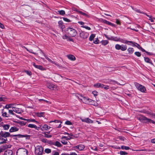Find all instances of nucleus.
I'll list each match as a JSON object with an SVG mask.
<instances>
[{
    "label": "nucleus",
    "mask_w": 155,
    "mask_h": 155,
    "mask_svg": "<svg viewBox=\"0 0 155 155\" xmlns=\"http://www.w3.org/2000/svg\"><path fill=\"white\" fill-rule=\"evenodd\" d=\"M134 84L137 89L140 92L145 93L146 89L145 87L137 82H134Z\"/></svg>",
    "instance_id": "1"
},
{
    "label": "nucleus",
    "mask_w": 155,
    "mask_h": 155,
    "mask_svg": "<svg viewBox=\"0 0 155 155\" xmlns=\"http://www.w3.org/2000/svg\"><path fill=\"white\" fill-rule=\"evenodd\" d=\"M28 127L32 128H35L36 130H39L40 129V127H37L36 125L32 124H29L28 126Z\"/></svg>",
    "instance_id": "15"
},
{
    "label": "nucleus",
    "mask_w": 155,
    "mask_h": 155,
    "mask_svg": "<svg viewBox=\"0 0 155 155\" xmlns=\"http://www.w3.org/2000/svg\"><path fill=\"white\" fill-rule=\"evenodd\" d=\"M3 137L1 132H0V140H2V142H0V144L5 143L7 140V139H5L3 138Z\"/></svg>",
    "instance_id": "20"
},
{
    "label": "nucleus",
    "mask_w": 155,
    "mask_h": 155,
    "mask_svg": "<svg viewBox=\"0 0 155 155\" xmlns=\"http://www.w3.org/2000/svg\"><path fill=\"white\" fill-rule=\"evenodd\" d=\"M94 86L96 88H102L104 87V85L100 83H97L94 84Z\"/></svg>",
    "instance_id": "14"
},
{
    "label": "nucleus",
    "mask_w": 155,
    "mask_h": 155,
    "mask_svg": "<svg viewBox=\"0 0 155 155\" xmlns=\"http://www.w3.org/2000/svg\"><path fill=\"white\" fill-rule=\"evenodd\" d=\"M99 40L97 38L94 41V43L95 44H98L99 43Z\"/></svg>",
    "instance_id": "55"
},
{
    "label": "nucleus",
    "mask_w": 155,
    "mask_h": 155,
    "mask_svg": "<svg viewBox=\"0 0 155 155\" xmlns=\"http://www.w3.org/2000/svg\"><path fill=\"white\" fill-rule=\"evenodd\" d=\"M140 49L143 52H145L148 54H149V55L151 54L150 53H149L147 51H146L144 49H143L141 47L140 48Z\"/></svg>",
    "instance_id": "48"
},
{
    "label": "nucleus",
    "mask_w": 155,
    "mask_h": 155,
    "mask_svg": "<svg viewBox=\"0 0 155 155\" xmlns=\"http://www.w3.org/2000/svg\"><path fill=\"white\" fill-rule=\"evenodd\" d=\"M61 143L64 145H67L68 143L67 140L65 139L64 136L62 137L61 138Z\"/></svg>",
    "instance_id": "26"
},
{
    "label": "nucleus",
    "mask_w": 155,
    "mask_h": 155,
    "mask_svg": "<svg viewBox=\"0 0 155 155\" xmlns=\"http://www.w3.org/2000/svg\"><path fill=\"white\" fill-rule=\"evenodd\" d=\"M55 145L58 147H61L62 146L61 144L58 141H57L55 142Z\"/></svg>",
    "instance_id": "43"
},
{
    "label": "nucleus",
    "mask_w": 155,
    "mask_h": 155,
    "mask_svg": "<svg viewBox=\"0 0 155 155\" xmlns=\"http://www.w3.org/2000/svg\"><path fill=\"white\" fill-rule=\"evenodd\" d=\"M66 31L72 37H74L77 35V31L74 29L68 28L66 29Z\"/></svg>",
    "instance_id": "5"
},
{
    "label": "nucleus",
    "mask_w": 155,
    "mask_h": 155,
    "mask_svg": "<svg viewBox=\"0 0 155 155\" xmlns=\"http://www.w3.org/2000/svg\"><path fill=\"white\" fill-rule=\"evenodd\" d=\"M127 46L126 45L117 44L115 45V48L117 50H121L122 51H124L127 49Z\"/></svg>",
    "instance_id": "6"
},
{
    "label": "nucleus",
    "mask_w": 155,
    "mask_h": 155,
    "mask_svg": "<svg viewBox=\"0 0 155 155\" xmlns=\"http://www.w3.org/2000/svg\"><path fill=\"white\" fill-rule=\"evenodd\" d=\"M144 120L145 121V122L146 123L149 124V123H152L155 124V122L153 120L150 119L146 117H145Z\"/></svg>",
    "instance_id": "13"
},
{
    "label": "nucleus",
    "mask_w": 155,
    "mask_h": 155,
    "mask_svg": "<svg viewBox=\"0 0 155 155\" xmlns=\"http://www.w3.org/2000/svg\"><path fill=\"white\" fill-rule=\"evenodd\" d=\"M14 110H13V109L12 110H8V113L9 114L12 115H14L15 114L13 113Z\"/></svg>",
    "instance_id": "47"
},
{
    "label": "nucleus",
    "mask_w": 155,
    "mask_h": 155,
    "mask_svg": "<svg viewBox=\"0 0 155 155\" xmlns=\"http://www.w3.org/2000/svg\"><path fill=\"white\" fill-rule=\"evenodd\" d=\"M103 22L104 23H106L107 25H110L111 26H114V24H112L111 23L108 21H107V20H104L103 21Z\"/></svg>",
    "instance_id": "34"
},
{
    "label": "nucleus",
    "mask_w": 155,
    "mask_h": 155,
    "mask_svg": "<svg viewBox=\"0 0 155 155\" xmlns=\"http://www.w3.org/2000/svg\"><path fill=\"white\" fill-rule=\"evenodd\" d=\"M120 154L121 155H125L127 154V153L125 151H121L120 152Z\"/></svg>",
    "instance_id": "49"
},
{
    "label": "nucleus",
    "mask_w": 155,
    "mask_h": 155,
    "mask_svg": "<svg viewBox=\"0 0 155 155\" xmlns=\"http://www.w3.org/2000/svg\"><path fill=\"white\" fill-rule=\"evenodd\" d=\"M64 137L65 138V139L66 140H69L71 139V137H68L66 136H64Z\"/></svg>",
    "instance_id": "61"
},
{
    "label": "nucleus",
    "mask_w": 155,
    "mask_h": 155,
    "mask_svg": "<svg viewBox=\"0 0 155 155\" xmlns=\"http://www.w3.org/2000/svg\"><path fill=\"white\" fill-rule=\"evenodd\" d=\"M144 14L149 17L148 19L150 20L151 22H154L153 19L155 20V18H153L151 15H147L146 13H144Z\"/></svg>",
    "instance_id": "24"
},
{
    "label": "nucleus",
    "mask_w": 155,
    "mask_h": 155,
    "mask_svg": "<svg viewBox=\"0 0 155 155\" xmlns=\"http://www.w3.org/2000/svg\"><path fill=\"white\" fill-rule=\"evenodd\" d=\"M18 128L15 127H13L11 128L9 131L10 132L12 133L18 131Z\"/></svg>",
    "instance_id": "21"
},
{
    "label": "nucleus",
    "mask_w": 155,
    "mask_h": 155,
    "mask_svg": "<svg viewBox=\"0 0 155 155\" xmlns=\"http://www.w3.org/2000/svg\"><path fill=\"white\" fill-rule=\"evenodd\" d=\"M39 127H40V129L42 131L47 130L51 128L50 127L48 126L46 124H44L43 126L40 125Z\"/></svg>",
    "instance_id": "9"
},
{
    "label": "nucleus",
    "mask_w": 155,
    "mask_h": 155,
    "mask_svg": "<svg viewBox=\"0 0 155 155\" xmlns=\"http://www.w3.org/2000/svg\"><path fill=\"white\" fill-rule=\"evenodd\" d=\"M119 138L122 141H124L125 138L124 137H119Z\"/></svg>",
    "instance_id": "60"
},
{
    "label": "nucleus",
    "mask_w": 155,
    "mask_h": 155,
    "mask_svg": "<svg viewBox=\"0 0 155 155\" xmlns=\"http://www.w3.org/2000/svg\"><path fill=\"white\" fill-rule=\"evenodd\" d=\"M145 117L141 115L139 117H137V119L140 120V121H142L143 120H144Z\"/></svg>",
    "instance_id": "31"
},
{
    "label": "nucleus",
    "mask_w": 155,
    "mask_h": 155,
    "mask_svg": "<svg viewBox=\"0 0 155 155\" xmlns=\"http://www.w3.org/2000/svg\"><path fill=\"white\" fill-rule=\"evenodd\" d=\"M45 151L47 153H49L51 152V150L50 149L47 148L45 150Z\"/></svg>",
    "instance_id": "50"
},
{
    "label": "nucleus",
    "mask_w": 155,
    "mask_h": 155,
    "mask_svg": "<svg viewBox=\"0 0 155 155\" xmlns=\"http://www.w3.org/2000/svg\"><path fill=\"white\" fill-rule=\"evenodd\" d=\"M113 40L114 41H120V38H118L117 37H114Z\"/></svg>",
    "instance_id": "56"
},
{
    "label": "nucleus",
    "mask_w": 155,
    "mask_h": 155,
    "mask_svg": "<svg viewBox=\"0 0 155 155\" xmlns=\"http://www.w3.org/2000/svg\"><path fill=\"white\" fill-rule=\"evenodd\" d=\"M79 99H80L84 103L88 104L90 99L84 97L81 94H79L76 96Z\"/></svg>",
    "instance_id": "2"
},
{
    "label": "nucleus",
    "mask_w": 155,
    "mask_h": 155,
    "mask_svg": "<svg viewBox=\"0 0 155 155\" xmlns=\"http://www.w3.org/2000/svg\"><path fill=\"white\" fill-rule=\"evenodd\" d=\"M121 148L122 149H125L126 150H128L130 149V147H128L125 146H122L121 147Z\"/></svg>",
    "instance_id": "42"
},
{
    "label": "nucleus",
    "mask_w": 155,
    "mask_h": 155,
    "mask_svg": "<svg viewBox=\"0 0 155 155\" xmlns=\"http://www.w3.org/2000/svg\"><path fill=\"white\" fill-rule=\"evenodd\" d=\"M25 120H26L28 122H38L37 121H36L34 119H24Z\"/></svg>",
    "instance_id": "32"
},
{
    "label": "nucleus",
    "mask_w": 155,
    "mask_h": 155,
    "mask_svg": "<svg viewBox=\"0 0 155 155\" xmlns=\"http://www.w3.org/2000/svg\"><path fill=\"white\" fill-rule=\"evenodd\" d=\"M134 54L138 57H140L141 55L140 53L138 51L135 52Z\"/></svg>",
    "instance_id": "46"
},
{
    "label": "nucleus",
    "mask_w": 155,
    "mask_h": 155,
    "mask_svg": "<svg viewBox=\"0 0 155 155\" xmlns=\"http://www.w3.org/2000/svg\"><path fill=\"white\" fill-rule=\"evenodd\" d=\"M64 39H67L68 40L72 41V39H70L66 35H64L62 37Z\"/></svg>",
    "instance_id": "39"
},
{
    "label": "nucleus",
    "mask_w": 155,
    "mask_h": 155,
    "mask_svg": "<svg viewBox=\"0 0 155 155\" xmlns=\"http://www.w3.org/2000/svg\"><path fill=\"white\" fill-rule=\"evenodd\" d=\"M88 104L92 105L94 106H96L97 105V103L96 102V101H94L92 100L91 99H90L89 103H88Z\"/></svg>",
    "instance_id": "23"
},
{
    "label": "nucleus",
    "mask_w": 155,
    "mask_h": 155,
    "mask_svg": "<svg viewBox=\"0 0 155 155\" xmlns=\"http://www.w3.org/2000/svg\"><path fill=\"white\" fill-rule=\"evenodd\" d=\"M145 61L148 63H151V61L148 58H144Z\"/></svg>",
    "instance_id": "41"
},
{
    "label": "nucleus",
    "mask_w": 155,
    "mask_h": 155,
    "mask_svg": "<svg viewBox=\"0 0 155 155\" xmlns=\"http://www.w3.org/2000/svg\"><path fill=\"white\" fill-rule=\"evenodd\" d=\"M58 12L60 15H64L65 14V11L63 10L58 11Z\"/></svg>",
    "instance_id": "44"
},
{
    "label": "nucleus",
    "mask_w": 155,
    "mask_h": 155,
    "mask_svg": "<svg viewBox=\"0 0 155 155\" xmlns=\"http://www.w3.org/2000/svg\"><path fill=\"white\" fill-rule=\"evenodd\" d=\"M24 47V48H25L26 49V50H27V51H28L29 52H30L31 53H33V54H35V55H37V53H35V52H33V50H32V49H30V50H29L28 48H26V47H25V46H24V47Z\"/></svg>",
    "instance_id": "38"
},
{
    "label": "nucleus",
    "mask_w": 155,
    "mask_h": 155,
    "mask_svg": "<svg viewBox=\"0 0 155 155\" xmlns=\"http://www.w3.org/2000/svg\"><path fill=\"white\" fill-rule=\"evenodd\" d=\"M12 154L13 152L12 150H7L5 151L4 155H12Z\"/></svg>",
    "instance_id": "22"
},
{
    "label": "nucleus",
    "mask_w": 155,
    "mask_h": 155,
    "mask_svg": "<svg viewBox=\"0 0 155 155\" xmlns=\"http://www.w3.org/2000/svg\"><path fill=\"white\" fill-rule=\"evenodd\" d=\"M44 134V137H45L49 138H51L52 137V135H49L48 134H47L46 132H44L43 133Z\"/></svg>",
    "instance_id": "35"
},
{
    "label": "nucleus",
    "mask_w": 155,
    "mask_h": 155,
    "mask_svg": "<svg viewBox=\"0 0 155 155\" xmlns=\"http://www.w3.org/2000/svg\"><path fill=\"white\" fill-rule=\"evenodd\" d=\"M78 13L84 16H85L87 18H89L90 17V16H89V15H88L86 13L80 11H78Z\"/></svg>",
    "instance_id": "29"
},
{
    "label": "nucleus",
    "mask_w": 155,
    "mask_h": 155,
    "mask_svg": "<svg viewBox=\"0 0 155 155\" xmlns=\"http://www.w3.org/2000/svg\"><path fill=\"white\" fill-rule=\"evenodd\" d=\"M103 88H104L105 90H107V89H109V86L108 85H104V87H103Z\"/></svg>",
    "instance_id": "62"
},
{
    "label": "nucleus",
    "mask_w": 155,
    "mask_h": 155,
    "mask_svg": "<svg viewBox=\"0 0 155 155\" xmlns=\"http://www.w3.org/2000/svg\"><path fill=\"white\" fill-rule=\"evenodd\" d=\"M78 147H79L78 150L80 151H82V150H83L84 148V146L83 145H81V144L79 145H78Z\"/></svg>",
    "instance_id": "33"
},
{
    "label": "nucleus",
    "mask_w": 155,
    "mask_h": 155,
    "mask_svg": "<svg viewBox=\"0 0 155 155\" xmlns=\"http://www.w3.org/2000/svg\"><path fill=\"white\" fill-rule=\"evenodd\" d=\"M33 65L36 68L40 70H42L43 69V67L39 65H36L35 63H33Z\"/></svg>",
    "instance_id": "28"
},
{
    "label": "nucleus",
    "mask_w": 155,
    "mask_h": 155,
    "mask_svg": "<svg viewBox=\"0 0 155 155\" xmlns=\"http://www.w3.org/2000/svg\"><path fill=\"white\" fill-rule=\"evenodd\" d=\"M136 151H146V152H150L151 151L150 150H148L147 149H144L142 150H136Z\"/></svg>",
    "instance_id": "54"
},
{
    "label": "nucleus",
    "mask_w": 155,
    "mask_h": 155,
    "mask_svg": "<svg viewBox=\"0 0 155 155\" xmlns=\"http://www.w3.org/2000/svg\"><path fill=\"white\" fill-rule=\"evenodd\" d=\"M68 58L72 61H74L76 60V58L72 54H68L67 56Z\"/></svg>",
    "instance_id": "16"
},
{
    "label": "nucleus",
    "mask_w": 155,
    "mask_h": 155,
    "mask_svg": "<svg viewBox=\"0 0 155 155\" xmlns=\"http://www.w3.org/2000/svg\"><path fill=\"white\" fill-rule=\"evenodd\" d=\"M2 116H3V117H9V116L7 114V113L6 112H3V110H2Z\"/></svg>",
    "instance_id": "40"
},
{
    "label": "nucleus",
    "mask_w": 155,
    "mask_h": 155,
    "mask_svg": "<svg viewBox=\"0 0 155 155\" xmlns=\"http://www.w3.org/2000/svg\"><path fill=\"white\" fill-rule=\"evenodd\" d=\"M65 124L68 125H72V123L69 121H67L65 122Z\"/></svg>",
    "instance_id": "57"
},
{
    "label": "nucleus",
    "mask_w": 155,
    "mask_h": 155,
    "mask_svg": "<svg viewBox=\"0 0 155 155\" xmlns=\"http://www.w3.org/2000/svg\"><path fill=\"white\" fill-rule=\"evenodd\" d=\"M26 73L28 75H31V72L30 71H25Z\"/></svg>",
    "instance_id": "63"
},
{
    "label": "nucleus",
    "mask_w": 155,
    "mask_h": 155,
    "mask_svg": "<svg viewBox=\"0 0 155 155\" xmlns=\"http://www.w3.org/2000/svg\"><path fill=\"white\" fill-rule=\"evenodd\" d=\"M81 119L82 122H84L90 124L93 123V121L88 118H86L84 119L81 118Z\"/></svg>",
    "instance_id": "10"
},
{
    "label": "nucleus",
    "mask_w": 155,
    "mask_h": 155,
    "mask_svg": "<svg viewBox=\"0 0 155 155\" xmlns=\"http://www.w3.org/2000/svg\"><path fill=\"white\" fill-rule=\"evenodd\" d=\"M92 94L95 96H96L98 95V93L97 91H94L92 92Z\"/></svg>",
    "instance_id": "53"
},
{
    "label": "nucleus",
    "mask_w": 155,
    "mask_h": 155,
    "mask_svg": "<svg viewBox=\"0 0 155 155\" xmlns=\"http://www.w3.org/2000/svg\"><path fill=\"white\" fill-rule=\"evenodd\" d=\"M8 147L6 145H3L1 146L0 147V153L4 151V150L6 148H8Z\"/></svg>",
    "instance_id": "19"
},
{
    "label": "nucleus",
    "mask_w": 155,
    "mask_h": 155,
    "mask_svg": "<svg viewBox=\"0 0 155 155\" xmlns=\"http://www.w3.org/2000/svg\"><path fill=\"white\" fill-rule=\"evenodd\" d=\"M44 112L37 113V115L39 117H43L44 115Z\"/></svg>",
    "instance_id": "45"
},
{
    "label": "nucleus",
    "mask_w": 155,
    "mask_h": 155,
    "mask_svg": "<svg viewBox=\"0 0 155 155\" xmlns=\"http://www.w3.org/2000/svg\"><path fill=\"white\" fill-rule=\"evenodd\" d=\"M13 136H17L18 138L26 137L27 138H29L30 136L28 135H22L19 134L18 135H14Z\"/></svg>",
    "instance_id": "17"
},
{
    "label": "nucleus",
    "mask_w": 155,
    "mask_h": 155,
    "mask_svg": "<svg viewBox=\"0 0 155 155\" xmlns=\"http://www.w3.org/2000/svg\"><path fill=\"white\" fill-rule=\"evenodd\" d=\"M70 155H78L75 152H71L70 153Z\"/></svg>",
    "instance_id": "64"
},
{
    "label": "nucleus",
    "mask_w": 155,
    "mask_h": 155,
    "mask_svg": "<svg viewBox=\"0 0 155 155\" xmlns=\"http://www.w3.org/2000/svg\"><path fill=\"white\" fill-rule=\"evenodd\" d=\"M95 37V35L94 34H91L89 38V40L91 41H92L93 39Z\"/></svg>",
    "instance_id": "37"
},
{
    "label": "nucleus",
    "mask_w": 155,
    "mask_h": 155,
    "mask_svg": "<svg viewBox=\"0 0 155 155\" xmlns=\"http://www.w3.org/2000/svg\"><path fill=\"white\" fill-rule=\"evenodd\" d=\"M62 18L64 21L67 22H70L71 21L69 19L67 18L63 17Z\"/></svg>",
    "instance_id": "51"
},
{
    "label": "nucleus",
    "mask_w": 155,
    "mask_h": 155,
    "mask_svg": "<svg viewBox=\"0 0 155 155\" xmlns=\"http://www.w3.org/2000/svg\"><path fill=\"white\" fill-rule=\"evenodd\" d=\"M13 109L14 111L18 114L21 113L22 112L21 109L16 108L14 107V108H13Z\"/></svg>",
    "instance_id": "18"
},
{
    "label": "nucleus",
    "mask_w": 155,
    "mask_h": 155,
    "mask_svg": "<svg viewBox=\"0 0 155 155\" xmlns=\"http://www.w3.org/2000/svg\"><path fill=\"white\" fill-rule=\"evenodd\" d=\"M40 51H41V53L42 54H43L44 55V56L45 57V58L48 61H49V62H51V63H52L53 64H55V65H56L57 66H58V64H57V63H55L54 61H51L49 58H48L47 56H46L45 55V54H44V53L41 50H40Z\"/></svg>",
    "instance_id": "11"
},
{
    "label": "nucleus",
    "mask_w": 155,
    "mask_h": 155,
    "mask_svg": "<svg viewBox=\"0 0 155 155\" xmlns=\"http://www.w3.org/2000/svg\"><path fill=\"white\" fill-rule=\"evenodd\" d=\"M46 86L51 90H58L57 86L51 83L47 82L46 84Z\"/></svg>",
    "instance_id": "7"
},
{
    "label": "nucleus",
    "mask_w": 155,
    "mask_h": 155,
    "mask_svg": "<svg viewBox=\"0 0 155 155\" xmlns=\"http://www.w3.org/2000/svg\"><path fill=\"white\" fill-rule=\"evenodd\" d=\"M14 104H7L5 106L4 108L7 109H8L9 108H12V109H13L14 108Z\"/></svg>",
    "instance_id": "25"
},
{
    "label": "nucleus",
    "mask_w": 155,
    "mask_h": 155,
    "mask_svg": "<svg viewBox=\"0 0 155 155\" xmlns=\"http://www.w3.org/2000/svg\"><path fill=\"white\" fill-rule=\"evenodd\" d=\"M116 23L119 25H121L120 21L117 19H116Z\"/></svg>",
    "instance_id": "58"
},
{
    "label": "nucleus",
    "mask_w": 155,
    "mask_h": 155,
    "mask_svg": "<svg viewBox=\"0 0 155 155\" xmlns=\"http://www.w3.org/2000/svg\"><path fill=\"white\" fill-rule=\"evenodd\" d=\"M43 148L41 146H38L35 148V153L36 155H42Z\"/></svg>",
    "instance_id": "3"
},
{
    "label": "nucleus",
    "mask_w": 155,
    "mask_h": 155,
    "mask_svg": "<svg viewBox=\"0 0 155 155\" xmlns=\"http://www.w3.org/2000/svg\"><path fill=\"white\" fill-rule=\"evenodd\" d=\"M1 133L2 135V136L4 138H6L10 136V134L9 133L7 132H3V131H1Z\"/></svg>",
    "instance_id": "12"
},
{
    "label": "nucleus",
    "mask_w": 155,
    "mask_h": 155,
    "mask_svg": "<svg viewBox=\"0 0 155 155\" xmlns=\"http://www.w3.org/2000/svg\"><path fill=\"white\" fill-rule=\"evenodd\" d=\"M10 126V125L8 124H4L2 126V127H3L4 129L5 130H8L9 129Z\"/></svg>",
    "instance_id": "30"
},
{
    "label": "nucleus",
    "mask_w": 155,
    "mask_h": 155,
    "mask_svg": "<svg viewBox=\"0 0 155 155\" xmlns=\"http://www.w3.org/2000/svg\"><path fill=\"white\" fill-rule=\"evenodd\" d=\"M81 27H83L84 28H85L87 30H90L91 29V28L88 26H81Z\"/></svg>",
    "instance_id": "52"
},
{
    "label": "nucleus",
    "mask_w": 155,
    "mask_h": 155,
    "mask_svg": "<svg viewBox=\"0 0 155 155\" xmlns=\"http://www.w3.org/2000/svg\"><path fill=\"white\" fill-rule=\"evenodd\" d=\"M5 101V98L2 97H0V101Z\"/></svg>",
    "instance_id": "59"
},
{
    "label": "nucleus",
    "mask_w": 155,
    "mask_h": 155,
    "mask_svg": "<svg viewBox=\"0 0 155 155\" xmlns=\"http://www.w3.org/2000/svg\"><path fill=\"white\" fill-rule=\"evenodd\" d=\"M101 43L103 45L105 46L108 43V41L107 40H103L101 41Z\"/></svg>",
    "instance_id": "36"
},
{
    "label": "nucleus",
    "mask_w": 155,
    "mask_h": 155,
    "mask_svg": "<svg viewBox=\"0 0 155 155\" xmlns=\"http://www.w3.org/2000/svg\"><path fill=\"white\" fill-rule=\"evenodd\" d=\"M80 37L83 39L87 38L89 36V34L87 32L81 31L80 33Z\"/></svg>",
    "instance_id": "8"
},
{
    "label": "nucleus",
    "mask_w": 155,
    "mask_h": 155,
    "mask_svg": "<svg viewBox=\"0 0 155 155\" xmlns=\"http://www.w3.org/2000/svg\"><path fill=\"white\" fill-rule=\"evenodd\" d=\"M127 51L129 54H132L134 51V50L132 48H128L127 49Z\"/></svg>",
    "instance_id": "27"
},
{
    "label": "nucleus",
    "mask_w": 155,
    "mask_h": 155,
    "mask_svg": "<svg viewBox=\"0 0 155 155\" xmlns=\"http://www.w3.org/2000/svg\"><path fill=\"white\" fill-rule=\"evenodd\" d=\"M17 155H28V151L25 148L18 149L16 152Z\"/></svg>",
    "instance_id": "4"
}]
</instances>
